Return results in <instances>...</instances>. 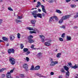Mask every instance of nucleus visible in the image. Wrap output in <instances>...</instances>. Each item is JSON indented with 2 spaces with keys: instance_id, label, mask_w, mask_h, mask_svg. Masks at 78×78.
Instances as JSON below:
<instances>
[{
  "instance_id": "f8f14e48",
  "label": "nucleus",
  "mask_w": 78,
  "mask_h": 78,
  "mask_svg": "<svg viewBox=\"0 0 78 78\" xmlns=\"http://www.w3.org/2000/svg\"><path fill=\"white\" fill-rule=\"evenodd\" d=\"M40 69V66H37L34 68V70H37Z\"/></svg>"
},
{
  "instance_id": "bf43d9fd",
  "label": "nucleus",
  "mask_w": 78,
  "mask_h": 78,
  "mask_svg": "<svg viewBox=\"0 0 78 78\" xmlns=\"http://www.w3.org/2000/svg\"><path fill=\"white\" fill-rule=\"evenodd\" d=\"M51 75H54V73L53 72H51Z\"/></svg>"
},
{
  "instance_id": "5fc2aeb1",
  "label": "nucleus",
  "mask_w": 78,
  "mask_h": 78,
  "mask_svg": "<svg viewBox=\"0 0 78 78\" xmlns=\"http://www.w3.org/2000/svg\"><path fill=\"white\" fill-rule=\"evenodd\" d=\"M41 15H42V16H43V17H44L45 16V14L44 13H42Z\"/></svg>"
},
{
  "instance_id": "603ef678",
  "label": "nucleus",
  "mask_w": 78,
  "mask_h": 78,
  "mask_svg": "<svg viewBox=\"0 0 78 78\" xmlns=\"http://www.w3.org/2000/svg\"><path fill=\"white\" fill-rule=\"evenodd\" d=\"M26 60L27 62H28V61H29V58L28 57H27Z\"/></svg>"
},
{
  "instance_id": "680f3d73",
  "label": "nucleus",
  "mask_w": 78,
  "mask_h": 78,
  "mask_svg": "<svg viewBox=\"0 0 78 78\" xmlns=\"http://www.w3.org/2000/svg\"><path fill=\"white\" fill-rule=\"evenodd\" d=\"M50 61H51H51H53V59H52V58H50Z\"/></svg>"
},
{
  "instance_id": "58836bf2",
  "label": "nucleus",
  "mask_w": 78,
  "mask_h": 78,
  "mask_svg": "<svg viewBox=\"0 0 78 78\" xmlns=\"http://www.w3.org/2000/svg\"><path fill=\"white\" fill-rule=\"evenodd\" d=\"M23 17L22 16H19L17 18V19H22Z\"/></svg>"
},
{
  "instance_id": "e2e57ef3",
  "label": "nucleus",
  "mask_w": 78,
  "mask_h": 78,
  "mask_svg": "<svg viewBox=\"0 0 78 78\" xmlns=\"http://www.w3.org/2000/svg\"><path fill=\"white\" fill-rule=\"evenodd\" d=\"M78 28V27L77 26H75L74 27V28Z\"/></svg>"
},
{
  "instance_id": "09e8293b",
  "label": "nucleus",
  "mask_w": 78,
  "mask_h": 78,
  "mask_svg": "<svg viewBox=\"0 0 78 78\" xmlns=\"http://www.w3.org/2000/svg\"><path fill=\"white\" fill-rule=\"evenodd\" d=\"M64 36H65V33H63L62 34L61 37H64Z\"/></svg>"
},
{
  "instance_id": "ea45409f",
  "label": "nucleus",
  "mask_w": 78,
  "mask_h": 78,
  "mask_svg": "<svg viewBox=\"0 0 78 78\" xmlns=\"http://www.w3.org/2000/svg\"><path fill=\"white\" fill-rule=\"evenodd\" d=\"M71 7H72V8H75L76 6L75 5H71Z\"/></svg>"
},
{
  "instance_id": "a211bd4d",
  "label": "nucleus",
  "mask_w": 78,
  "mask_h": 78,
  "mask_svg": "<svg viewBox=\"0 0 78 78\" xmlns=\"http://www.w3.org/2000/svg\"><path fill=\"white\" fill-rule=\"evenodd\" d=\"M55 11L56 12H57V13H58V14H61L62 13L61 11H60V10L58 9L56 10Z\"/></svg>"
},
{
  "instance_id": "423d86ee",
  "label": "nucleus",
  "mask_w": 78,
  "mask_h": 78,
  "mask_svg": "<svg viewBox=\"0 0 78 78\" xmlns=\"http://www.w3.org/2000/svg\"><path fill=\"white\" fill-rule=\"evenodd\" d=\"M23 68H24V69H25L27 71H28V65H27V64H24L23 65Z\"/></svg>"
},
{
  "instance_id": "72a5a7b5",
  "label": "nucleus",
  "mask_w": 78,
  "mask_h": 78,
  "mask_svg": "<svg viewBox=\"0 0 78 78\" xmlns=\"http://www.w3.org/2000/svg\"><path fill=\"white\" fill-rule=\"evenodd\" d=\"M34 66H32L31 67V68L30 69V70H34Z\"/></svg>"
},
{
  "instance_id": "3c124183",
  "label": "nucleus",
  "mask_w": 78,
  "mask_h": 78,
  "mask_svg": "<svg viewBox=\"0 0 78 78\" xmlns=\"http://www.w3.org/2000/svg\"><path fill=\"white\" fill-rule=\"evenodd\" d=\"M35 31L36 32H37V33H39V31L37 29H35Z\"/></svg>"
},
{
  "instance_id": "b1692460",
  "label": "nucleus",
  "mask_w": 78,
  "mask_h": 78,
  "mask_svg": "<svg viewBox=\"0 0 78 78\" xmlns=\"http://www.w3.org/2000/svg\"><path fill=\"white\" fill-rule=\"evenodd\" d=\"M2 39L3 40V41H8V38L5 37H3Z\"/></svg>"
},
{
  "instance_id": "f704fd0d",
  "label": "nucleus",
  "mask_w": 78,
  "mask_h": 78,
  "mask_svg": "<svg viewBox=\"0 0 78 78\" xmlns=\"http://www.w3.org/2000/svg\"><path fill=\"white\" fill-rule=\"evenodd\" d=\"M17 37L18 39L20 38V33H18L17 34Z\"/></svg>"
},
{
  "instance_id": "a878e982",
  "label": "nucleus",
  "mask_w": 78,
  "mask_h": 78,
  "mask_svg": "<svg viewBox=\"0 0 78 78\" xmlns=\"http://www.w3.org/2000/svg\"><path fill=\"white\" fill-rule=\"evenodd\" d=\"M20 47L21 49H23V48L24 47V46L23 45V44H21L20 45Z\"/></svg>"
},
{
  "instance_id": "dca6fc26",
  "label": "nucleus",
  "mask_w": 78,
  "mask_h": 78,
  "mask_svg": "<svg viewBox=\"0 0 78 78\" xmlns=\"http://www.w3.org/2000/svg\"><path fill=\"white\" fill-rule=\"evenodd\" d=\"M37 5L36 6V7L37 8H39V7H40V6H41V2H37Z\"/></svg>"
},
{
  "instance_id": "8fccbe9b",
  "label": "nucleus",
  "mask_w": 78,
  "mask_h": 78,
  "mask_svg": "<svg viewBox=\"0 0 78 78\" xmlns=\"http://www.w3.org/2000/svg\"><path fill=\"white\" fill-rule=\"evenodd\" d=\"M54 66H55V64H58V62L57 61H55V62H54Z\"/></svg>"
},
{
  "instance_id": "412c9836",
  "label": "nucleus",
  "mask_w": 78,
  "mask_h": 78,
  "mask_svg": "<svg viewBox=\"0 0 78 78\" xmlns=\"http://www.w3.org/2000/svg\"><path fill=\"white\" fill-rule=\"evenodd\" d=\"M61 53H58L57 55V57L58 58H59L61 57Z\"/></svg>"
},
{
  "instance_id": "0e129e2a",
  "label": "nucleus",
  "mask_w": 78,
  "mask_h": 78,
  "mask_svg": "<svg viewBox=\"0 0 78 78\" xmlns=\"http://www.w3.org/2000/svg\"><path fill=\"white\" fill-rule=\"evenodd\" d=\"M38 11L39 12H41V10L40 9H39Z\"/></svg>"
},
{
  "instance_id": "6ab92c4d",
  "label": "nucleus",
  "mask_w": 78,
  "mask_h": 78,
  "mask_svg": "<svg viewBox=\"0 0 78 78\" xmlns=\"http://www.w3.org/2000/svg\"><path fill=\"white\" fill-rule=\"evenodd\" d=\"M32 38H33V36L30 35L28 37V39H32Z\"/></svg>"
},
{
  "instance_id": "f3484780",
  "label": "nucleus",
  "mask_w": 78,
  "mask_h": 78,
  "mask_svg": "<svg viewBox=\"0 0 78 78\" xmlns=\"http://www.w3.org/2000/svg\"><path fill=\"white\" fill-rule=\"evenodd\" d=\"M37 13V10H35L33 11V12H32V15H36Z\"/></svg>"
},
{
  "instance_id": "c85d7f7f",
  "label": "nucleus",
  "mask_w": 78,
  "mask_h": 78,
  "mask_svg": "<svg viewBox=\"0 0 78 78\" xmlns=\"http://www.w3.org/2000/svg\"><path fill=\"white\" fill-rule=\"evenodd\" d=\"M16 23H19V22H20V23H21V22H22V21H20V20L16 19Z\"/></svg>"
},
{
  "instance_id": "bb28decb",
  "label": "nucleus",
  "mask_w": 78,
  "mask_h": 78,
  "mask_svg": "<svg viewBox=\"0 0 78 78\" xmlns=\"http://www.w3.org/2000/svg\"><path fill=\"white\" fill-rule=\"evenodd\" d=\"M53 20V17H51L49 19V22H51Z\"/></svg>"
},
{
  "instance_id": "4468645a",
  "label": "nucleus",
  "mask_w": 78,
  "mask_h": 78,
  "mask_svg": "<svg viewBox=\"0 0 78 78\" xmlns=\"http://www.w3.org/2000/svg\"><path fill=\"white\" fill-rule=\"evenodd\" d=\"M36 75H37V76H40V77H43V78H46V77L43 76L41 75V74L39 73H37Z\"/></svg>"
},
{
  "instance_id": "f257e3e1",
  "label": "nucleus",
  "mask_w": 78,
  "mask_h": 78,
  "mask_svg": "<svg viewBox=\"0 0 78 78\" xmlns=\"http://www.w3.org/2000/svg\"><path fill=\"white\" fill-rule=\"evenodd\" d=\"M14 70V69H12L10 71V72H8L6 75V77L7 78H13L12 77H11V73H13V71Z\"/></svg>"
},
{
  "instance_id": "13d9d810",
  "label": "nucleus",
  "mask_w": 78,
  "mask_h": 78,
  "mask_svg": "<svg viewBox=\"0 0 78 78\" xmlns=\"http://www.w3.org/2000/svg\"><path fill=\"white\" fill-rule=\"evenodd\" d=\"M2 21H3V20L2 19H0V24H1V23H2Z\"/></svg>"
},
{
  "instance_id": "e433bc0d",
  "label": "nucleus",
  "mask_w": 78,
  "mask_h": 78,
  "mask_svg": "<svg viewBox=\"0 0 78 78\" xmlns=\"http://www.w3.org/2000/svg\"><path fill=\"white\" fill-rule=\"evenodd\" d=\"M61 71L62 73H64L65 72V71H64V68L62 69Z\"/></svg>"
},
{
  "instance_id": "9d476101",
  "label": "nucleus",
  "mask_w": 78,
  "mask_h": 78,
  "mask_svg": "<svg viewBox=\"0 0 78 78\" xmlns=\"http://www.w3.org/2000/svg\"><path fill=\"white\" fill-rule=\"evenodd\" d=\"M37 16L38 17H39L41 19H42V14L41 13L37 14Z\"/></svg>"
},
{
  "instance_id": "2f4dec72",
  "label": "nucleus",
  "mask_w": 78,
  "mask_h": 78,
  "mask_svg": "<svg viewBox=\"0 0 78 78\" xmlns=\"http://www.w3.org/2000/svg\"><path fill=\"white\" fill-rule=\"evenodd\" d=\"M5 70V68H2V69H0V72H3Z\"/></svg>"
},
{
  "instance_id": "69168bd1",
  "label": "nucleus",
  "mask_w": 78,
  "mask_h": 78,
  "mask_svg": "<svg viewBox=\"0 0 78 78\" xmlns=\"http://www.w3.org/2000/svg\"><path fill=\"white\" fill-rule=\"evenodd\" d=\"M6 46H7V47L9 46V44H6Z\"/></svg>"
},
{
  "instance_id": "a19ab883",
  "label": "nucleus",
  "mask_w": 78,
  "mask_h": 78,
  "mask_svg": "<svg viewBox=\"0 0 78 78\" xmlns=\"http://www.w3.org/2000/svg\"><path fill=\"white\" fill-rule=\"evenodd\" d=\"M30 51H27L26 53H25V54L26 55H29L30 53Z\"/></svg>"
},
{
  "instance_id": "a18cd8bd",
  "label": "nucleus",
  "mask_w": 78,
  "mask_h": 78,
  "mask_svg": "<svg viewBox=\"0 0 78 78\" xmlns=\"http://www.w3.org/2000/svg\"><path fill=\"white\" fill-rule=\"evenodd\" d=\"M30 33L31 34H32V33H36V32H34V31H30Z\"/></svg>"
},
{
  "instance_id": "6e6552de",
  "label": "nucleus",
  "mask_w": 78,
  "mask_h": 78,
  "mask_svg": "<svg viewBox=\"0 0 78 78\" xmlns=\"http://www.w3.org/2000/svg\"><path fill=\"white\" fill-rule=\"evenodd\" d=\"M40 37L41 38V41L42 42H44L45 41V40H44V39H45V37H44V36L42 35H40Z\"/></svg>"
},
{
  "instance_id": "4be33fe9",
  "label": "nucleus",
  "mask_w": 78,
  "mask_h": 78,
  "mask_svg": "<svg viewBox=\"0 0 78 78\" xmlns=\"http://www.w3.org/2000/svg\"><path fill=\"white\" fill-rule=\"evenodd\" d=\"M66 39L68 41H71V37L67 36Z\"/></svg>"
},
{
  "instance_id": "ddd939ff",
  "label": "nucleus",
  "mask_w": 78,
  "mask_h": 78,
  "mask_svg": "<svg viewBox=\"0 0 78 78\" xmlns=\"http://www.w3.org/2000/svg\"><path fill=\"white\" fill-rule=\"evenodd\" d=\"M28 42H29V43H30V44H31V43H33V42H34V40L32 39H28Z\"/></svg>"
},
{
  "instance_id": "aec40b11",
  "label": "nucleus",
  "mask_w": 78,
  "mask_h": 78,
  "mask_svg": "<svg viewBox=\"0 0 78 78\" xmlns=\"http://www.w3.org/2000/svg\"><path fill=\"white\" fill-rule=\"evenodd\" d=\"M24 52H27L28 51V48H24L23 49Z\"/></svg>"
},
{
  "instance_id": "9b49d317",
  "label": "nucleus",
  "mask_w": 78,
  "mask_h": 78,
  "mask_svg": "<svg viewBox=\"0 0 78 78\" xmlns=\"http://www.w3.org/2000/svg\"><path fill=\"white\" fill-rule=\"evenodd\" d=\"M67 72L66 73V78H68L69 76V75H70V73L69 71H67Z\"/></svg>"
},
{
  "instance_id": "f03ea898",
  "label": "nucleus",
  "mask_w": 78,
  "mask_h": 78,
  "mask_svg": "<svg viewBox=\"0 0 78 78\" xmlns=\"http://www.w3.org/2000/svg\"><path fill=\"white\" fill-rule=\"evenodd\" d=\"M9 61L10 62L11 64L12 65L15 64V63H16V60L14 58L10 57L9 58Z\"/></svg>"
},
{
  "instance_id": "39448f33",
  "label": "nucleus",
  "mask_w": 78,
  "mask_h": 78,
  "mask_svg": "<svg viewBox=\"0 0 78 78\" xmlns=\"http://www.w3.org/2000/svg\"><path fill=\"white\" fill-rule=\"evenodd\" d=\"M14 49L12 48H10L8 50V52L9 54H10L11 53H14L15 51Z\"/></svg>"
},
{
  "instance_id": "de8ad7c7",
  "label": "nucleus",
  "mask_w": 78,
  "mask_h": 78,
  "mask_svg": "<svg viewBox=\"0 0 78 78\" xmlns=\"http://www.w3.org/2000/svg\"><path fill=\"white\" fill-rule=\"evenodd\" d=\"M37 55L38 56H42V53H40L37 54Z\"/></svg>"
},
{
  "instance_id": "5701e85b",
  "label": "nucleus",
  "mask_w": 78,
  "mask_h": 78,
  "mask_svg": "<svg viewBox=\"0 0 78 78\" xmlns=\"http://www.w3.org/2000/svg\"><path fill=\"white\" fill-rule=\"evenodd\" d=\"M27 29H28L29 30H30V31H32V30H33V28L31 27H27Z\"/></svg>"
},
{
  "instance_id": "393cba45",
  "label": "nucleus",
  "mask_w": 78,
  "mask_h": 78,
  "mask_svg": "<svg viewBox=\"0 0 78 78\" xmlns=\"http://www.w3.org/2000/svg\"><path fill=\"white\" fill-rule=\"evenodd\" d=\"M36 21L34 20H32L31 21V23H32V24H34V25L35 23H36Z\"/></svg>"
},
{
  "instance_id": "0eeeda50",
  "label": "nucleus",
  "mask_w": 78,
  "mask_h": 78,
  "mask_svg": "<svg viewBox=\"0 0 78 78\" xmlns=\"http://www.w3.org/2000/svg\"><path fill=\"white\" fill-rule=\"evenodd\" d=\"M41 7L42 8V11L44 12H45V13H47L46 12V10H45V6H44L43 5H41Z\"/></svg>"
},
{
  "instance_id": "6e6d98bb",
  "label": "nucleus",
  "mask_w": 78,
  "mask_h": 78,
  "mask_svg": "<svg viewBox=\"0 0 78 78\" xmlns=\"http://www.w3.org/2000/svg\"><path fill=\"white\" fill-rule=\"evenodd\" d=\"M71 0H66V3H68V2H70Z\"/></svg>"
},
{
  "instance_id": "2eb2a0df",
  "label": "nucleus",
  "mask_w": 78,
  "mask_h": 78,
  "mask_svg": "<svg viewBox=\"0 0 78 78\" xmlns=\"http://www.w3.org/2000/svg\"><path fill=\"white\" fill-rule=\"evenodd\" d=\"M64 69H65V70H66V71H69V67H67L66 66H64Z\"/></svg>"
},
{
  "instance_id": "c9c22d12",
  "label": "nucleus",
  "mask_w": 78,
  "mask_h": 78,
  "mask_svg": "<svg viewBox=\"0 0 78 78\" xmlns=\"http://www.w3.org/2000/svg\"><path fill=\"white\" fill-rule=\"evenodd\" d=\"M61 28H63V29H66V27L64 25H62L60 27Z\"/></svg>"
},
{
  "instance_id": "20e7f679",
  "label": "nucleus",
  "mask_w": 78,
  "mask_h": 78,
  "mask_svg": "<svg viewBox=\"0 0 78 78\" xmlns=\"http://www.w3.org/2000/svg\"><path fill=\"white\" fill-rule=\"evenodd\" d=\"M70 16H71L70 15L66 16H63L62 19L63 20H66V19H69V18Z\"/></svg>"
},
{
  "instance_id": "37998d69",
  "label": "nucleus",
  "mask_w": 78,
  "mask_h": 78,
  "mask_svg": "<svg viewBox=\"0 0 78 78\" xmlns=\"http://www.w3.org/2000/svg\"><path fill=\"white\" fill-rule=\"evenodd\" d=\"M63 22V20L62 19L61 20H60L59 21V23H62Z\"/></svg>"
},
{
  "instance_id": "4d7b16f0",
  "label": "nucleus",
  "mask_w": 78,
  "mask_h": 78,
  "mask_svg": "<svg viewBox=\"0 0 78 78\" xmlns=\"http://www.w3.org/2000/svg\"><path fill=\"white\" fill-rule=\"evenodd\" d=\"M5 75L4 74H2V78H5Z\"/></svg>"
},
{
  "instance_id": "79ce46f5",
  "label": "nucleus",
  "mask_w": 78,
  "mask_h": 78,
  "mask_svg": "<svg viewBox=\"0 0 78 78\" xmlns=\"http://www.w3.org/2000/svg\"><path fill=\"white\" fill-rule=\"evenodd\" d=\"M20 76L21 77H22V78H24V74H20Z\"/></svg>"
},
{
  "instance_id": "473e14b6",
  "label": "nucleus",
  "mask_w": 78,
  "mask_h": 78,
  "mask_svg": "<svg viewBox=\"0 0 78 78\" xmlns=\"http://www.w3.org/2000/svg\"><path fill=\"white\" fill-rule=\"evenodd\" d=\"M8 10H9V11H13V9L11 8V7H9L8 8Z\"/></svg>"
},
{
  "instance_id": "052dcab7",
  "label": "nucleus",
  "mask_w": 78,
  "mask_h": 78,
  "mask_svg": "<svg viewBox=\"0 0 78 78\" xmlns=\"http://www.w3.org/2000/svg\"><path fill=\"white\" fill-rule=\"evenodd\" d=\"M58 78H63V76L62 75L60 76H59L58 77Z\"/></svg>"
},
{
  "instance_id": "cd10ccee",
  "label": "nucleus",
  "mask_w": 78,
  "mask_h": 78,
  "mask_svg": "<svg viewBox=\"0 0 78 78\" xmlns=\"http://www.w3.org/2000/svg\"><path fill=\"white\" fill-rule=\"evenodd\" d=\"M45 44L46 45H47V46H50V43L48 42L45 43Z\"/></svg>"
},
{
  "instance_id": "c756f323",
  "label": "nucleus",
  "mask_w": 78,
  "mask_h": 78,
  "mask_svg": "<svg viewBox=\"0 0 78 78\" xmlns=\"http://www.w3.org/2000/svg\"><path fill=\"white\" fill-rule=\"evenodd\" d=\"M51 66H55V65H54V61H51V63L50 64Z\"/></svg>"
},
{
  "instance_id": "774afa93",
  "label": "nucleus",
  "mask_w": 78,
  "mask_h": 78,
  "mask_svg": "<svg viewBox=\"0 0 78 78\" xmlns=\"http://www.w3.org/2000/svg\"><path fill=\"white\" fill-rule=\"evenodd\" d=\"M48 2H49V3H51V1H48Z\"/></svg>"
},
{
  "instance_id": "864d4df0",
  "label": "nucleus",
  "mask_w": 78,
  "mask_h": 78,
  "mask_svg": "<svg viewBox=\"0 0 78 78\" xmlns=\"http://www.w3.org/2000/svg\"><path fill=\"white\" fill-rule=\"evenodd\" d=\"M34 18H35V19H36V17H37V14H36L35 15H34Z\"/></svg>"
},
{
  "instance_id": "7c9ffc66",
  "label": "nucleus",
  "mask_w": 78,
  "mask_h": 78,
  "mask_svg": "<svg viewBox=\"0 0 78 78\" xmlns=\"http://www.w3.org/2000/svg\"><path fill=\"white\" fill-rule=\"evenodd\" d=\"M53 19H55V20H56L57 21H58V17L56 16H54L53 17Z\"/></svg>"
},
{
  "instance_id": "c03bdc74",
  "label": "nucleus",
  "mask_w": 78,
  "mask_h": 78,
  "mask_svg": "<svg viewBox=\"0 0 78 78\" xmlns=\"http://www.w3.org/2000/svg\"><path fill=\"white\" fill-rule=\"evenodd\" d=\"M34 45H32L31 46V48H33V50H35V49H36V48H34Z\"/></svg>"
},
{
  "instance_id": "4c0bfd02",
  "label": "nucleus",
  "mask_w": 78,
  "mask_h": 78,
  "mask_svg": "<svg viewBox=\"0 0 78 78\" xmlns=\"http://www.w3.org/2000/svg\"><path fill=\"white\" fill-rule=\"evenodd\" d=\"M77 17H78V12L77 13L76 15L74 16V18H75V19H76V18H77Z\"/></svg>"
},
{
  "instance_id": "338daca9",
  "label": "nucleus",
  "mask_w": 78,
  "mask_h": 78,
  "mask_svg": "<svg viewBox=\"0 0 78 78\" xmlns=\"http://www.w3.org/2000/svg\"><path fill=\"white\" fill-rule=\"evenodd\" d=\"M51 3H53V2H54L53 0H51Z\"/></svg>"
},
{
  "instance_id": "7ed1b4c3",
  "label": "nucleus",
  "mask_w": 78,
  "mask_h": 78,
  "mask_svg": "<svg viewBox=\"0 0 78 78\" xmlns=\"http://www.w3.org/2000/svg\"><path fill=\"white\" fill-rule=\"evenodd\" d=\"M68 65L71 67V69H77V67H78L76 64H75L74 66H73L72 64L70 62L68 63Z\"/></svg>"
},
{
  "instance_id": "49530a36",
  "label": "nucleus",
  "mask_w": 78,
  "mask_h": 78,
  "mask_svg": "<svg viewBox=\"0 0 78 78\" xmlns=\"http://www.w3.org/2000/svg\"><path fill=\"white\" fill-rule=\"evenodd\" d=\"M59 40L60 41H63V39L61 37H60L59 38Z\"/></svg>"
},
{
  "instance_id": "1a4fd4ad",
  "label": "nucleus",
  "mask_w": 78,
  "mask_h": 78,
  "mask_svg": "<svg viewBox=\"0 0 78 78\" xmlns=\"http://www.w3.org/2000/svg\"><path fill=\"white\" fill-rule=\"evenodd\" d=\"M14 38H15V37L12 35H11L10 36V39L11 41H13L14 39Z\"/></svg>"
}]
</instances>
